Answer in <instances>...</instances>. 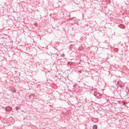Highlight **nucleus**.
<instances>
[{"label": "nucleus", "mask_w": 129, "mask_h": 129, "mask_svg": "<svg viewBox=\"0 0 129 129\" xmlns=\"http://www.w3.org/2000/svg\"><path fill=\"white\" fill-rule=\"evenodd\" d=\"M6 110L7 111H9L11 110L12 108L10 106L7 107L5 108Z\"/></svg>", "instance_id": "obj_1"}, {"label": "nucleus", "mask_w": 129, "mask_h": 129, "mask_svg": "<svg viewBox=\"0 0 129 129\" xmlns=\"http://www.w3.org/2000/svg\"><path fill=\"white\" fill-rule=\"evenodd\" d=\"M97 126L96 125H94L93 126V129H97Z\"/></svg>", "instance_id": "obj_2"}, {"label": "nucleus", "mask_w": 129, "mask_h": 129, "mask_svg": "<svg viewBox=\"0 0 129 129\" xmlns=\"http://www.w3.org/2000/svg\"><path fill=\"white\" fill-rule=\"evenodd\" d=\"M93 94L95 96H96L97 95V94L96 92H94Z\"/></svg>", "instance_id": "obj_3"}, {"label": "nucleus", "mask_w": 129, "mask_h": 129, "mask_svg": "<svg viewBox=\"0 0 129 129\" xmlns=\"http://www.w3.org/2000/svg\"><path fill=\"white\" fill-rule=\"evenodd\" d=\"M33 95L32 94H31V95H29V98H30L32 96H33Z\"/></svg>", "instance_id": "obj_4"}, {"label": "nucleus", "mask_w": 129, "mask_h": 129, "mask_svg": "<svg viewBox=\"0 0 129 129\" xmlns=\"http://www.w3.org/2000/svg\"><path fill=\"white\" fill-rule=\"evenodd\" d=\"M74 18H75V17H73L71 18H70V19L71 20H72L73 19H74Z\"/></svg>", "instance_id": "obj_5"}, {"label": "nucleus", "mask_w": 129, "mask_h": 129, "mask_svg": "<svg viewBox=\"0 0 129 129\" xmlns=\"http://www.w3.org/2000/svg\"><path fill=\"white\" fill-rule=\"evenodd\" d=\"M82 71H78V72L80 73H81Z\"/></svg>", "instance_id": "obj_6"}, {"label": "nucleus", "mask_w": 129, "mask_h": 129, "mask_svg": "<svg viewBox=\"0 0 129 129\" xmlns=\"http://www.w3.org/2000/svg\"><path fill=\"white\" fill-rule=\"evenodd\" d=\"M15 108H16V109L17 110V109H18V108H17V107H16Z\"/></svg>", "instance_id": "obj_7"}]
</instances>
